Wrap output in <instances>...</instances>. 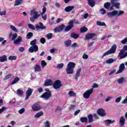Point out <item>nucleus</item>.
<instances>
[{
  "label": "nucleus",
  "instance_id": "obj_1",
  "mask_svg": "<svg viewBox=\"0 0 127 127\" xmlns=\"http://www.w3.org/2000/svg\"><path fill=\"white\" fill-rule=\"evenodd\" d=\"M36 42H37V40L35 39L30 43V45L32 46L29 49L30 53H33V52H37L38 51V46L36 45Z\"/></svg>",
  "mask_w": 127,
  "mask_h": 127
},
{
  "label": "nucleus",
  "instance_id": "obj_2",
  "mask_svg": "<svg viewBox=\"0 0 127 127\" xmlns=\"http://www.w3.org/2000/svg\"><path fill=\"white\" fill-rule=\"evenodd\" d=\"M75 66H76L75 63L71 62H69L66 69L67 74L68 75L73 74V73H74V68H75Z\"/></svg>",
  "mask_w": 127,
  "mask_h": 127
},
{
  "label": "nucleus",
  "instance_id": "obj_3",
  "mask_svg": "<svg viewBox=\"0 0 127 127\" xmlns=\"http://www.w3.org/2000/svg\"><path fill=\"white\" fill-rule=\"evenodd\" d=\"M125 13L124 11H118L116 10H113L112 12H109L107 13V16L108 17H113V16H120V15H123Z\"/></svg>",
  "mask_w": 127,
  "mask_h": 127
},
{
  "label": "nucleus",
  "instance_id": "obj_4",
  "mask_svg": "<svg viewBox=\"0 0 127 127\" xmlns=\"http://www.w3.org/2000/svg\"><path fill=\"white\" fill-rule=\"evenodd\" d=\"M116 51H117V45L114 44L109 50L103 54L102 57H105L110 54H114V53H116Z\"/></svg>",
  "mask_w": 127,
  "mask_h": 127
},
{
  "label": "nucleus",
  "instance_id": "obj_5",
  "mask_svg": "<svg viewBox=\"0 0 127 127\" xmlns=\"http://www.w3.org/2000/svg\"><path fill=\"white\" fill-rule=\"evenodd\" d=\"M32 14H33V16L30 17V20L31 22H34V21H35V19H38V17L40 16V14H38V12L37 11L32 10L31 11V15H32Z\"/></svg>",
  "mask_w": 127,
  "mask_h": 127
},
{
  "label": "nucleus",
  "instance_id": "obj_6",
  "mask_svg": "<svg viewBox=\"0 0 127 127\" xmlns=\"http://www.w3.org/2000/svg\"><path fill=\"white\" fill-rule=\"evenodd\" d=\"M73 27H74V21L71 20L68 22V25L65 27L64 31H65V32H68L70 31Z\"/></svg>",
  "mask_w": 127,
  "mask_h": 127
},
{
  "label": "nucleus",
  "instance_id": "obj_7",
  "mask_svg": "<svg viewBox=\"0 0 127 127\" xmlns=\"http://www.w3.org/2000/svg\"><path fill=\"white\" fill-rule=\"evenodd\" d=\"M53 86L54 87V89L57 90L58 89H60V87H62V86H63V84L61 83V81H60V80L58 79L55 81Z\"/></svg>",
  "mask_w": 127,
  "mask_h": 127
},
{
  "label": "nucleus",
  "instance_id": "obj_8",
  "mask_svg": "<svg viewBox=\"0 0 127 127\" xmlns=\"http://www.w3.org/2000/svg\"><path fill=\"white\" fill-rule=\"evenodd\" d=\"M93 92H94V89H93V88H91L84 92L83 93V97L84 98V99H89V98H90V97L91 96V95H92V94L93 93Z\"/></svg>",
  "mask_w": 127,
  "mask_h": 127
},
{
  "label": "nucleus",
  "instance_id": "obj_9",
  "mask_svg": "<svg viewBox=\"0 0 127 127\" xmlns=\"http://www.w3.org/2000/svg\"><path fill=\"white\" fill-rule=\"evenodd\" d=\"M52 96V93L51 92H44L40 97L47 100L50 99Z\"/></svg>",
  "mask_w": 127,
  "mask_h": 127
},
{
  "label": "nucleus",
  "instance_id": "obj_10",
  "mask_svg": "<svg viewBox=\"0 0 127 127\" xmlns=\"http://www.w3.org/2000/svg\"><path fill=\"white\" fill-rule=\"evenodd\" d=\"M33 91H34V89L31 88L30 87H29L27 89V90L26 92V97L25 98V100H28V98L31 95H32V93H33Z\"/></svg>",
  "mask_w": 127,
  "mask_h": 127
},
{
  "label": "nucleus",
  "instance_id": "obj_11",
  "mask_svg": "<svg viewBox=\"0 0 127 127\" xmlns=\"http://www.w3.org/2000/svg\"><path fill=\"white\" fill-rule=\"evenodd\" d=\"M64 28H65V25L62 24L59 27H56L54 29V32L57 33V32H61Z\"/></svg>",
  "mask_w": 127,
  "mask_h": 127
},
{
  "label": "nucleus",
  "instance_id": "obj_12",
  "mask_svg": "<svg viewBox=\"0 0 127 127\" xmlns=\"http://www.w3.org/2000/svg\"><path fill=\"white\" fill-rule=\"evenodd\" d=\"M32 109L34 112H37L40 110H41V107L38 104V103H35L32 106Z\"/></svg>",
  "mask_w": 127,
  "mask_h": 127
},
{
  "label": "nucleus",
  "instance_id": "obj_13",
  "mask_svg": "<svg viewBox=\"0 0 127 127\" xmlns=\"http://www.w3.org/2000/svg\"><path fill=\"white\" fill-rule=\"evenodd\" d=\"M119 0H111V3L113 6L116 7V8H120V2H117Z\"/></svg>",
  "mask_w": 127,
  "mask_h": 127
},
{
  "label": "nucleus",
  "instance_id": "obj_14",
  "mask_svg": "<svg viewBox=\"0 0 127 127\" xmlns=\"http://www.w3.org/2000/svg\"><path fill=\"white\" fill-rule=\"evenodd\" d=\"M39 24L40 26L38 24H36L35 25L36 29H37V30H38V29L43 30L46 29V26H45L42 22H40Z\"/></svg>",
  "mask_w": 127,
  "mask_h": 127
},
{
  "label": "nucleus",
  "instance_id": "obj_15",
  "mask_svg": "<svg viewBox=\"0 0 127 127\" xmlns=\"http://www.w3.org/2000/svg\"><path fill=\"white\" fill-rule=\"evenodd\" d=\"M96 35V33H88L85 35V38L86 40H90L92 38H94Z\"/></svg>",
  "mask_w": 127,
  "mask_h": 127
},
{
  "label": "nucleus",
  "instance_id": "obj_16",
  "mask_svg": "<svg viewBox=\"0 0 127 127\" xmlns=\"http://www.w3.org/2000/svg\"><path fill=\"white\" fill-rule=\"evenodd\" d=\"M97 114L100 117H105L106 116V113H105V110L102 108L99 109L97 110Z\"/></svg>",
  "mask_w": 127,
  "mask_h": 127
},
{
  "label": "nucleus",
  "instance_id": "obj_17",
  "mask_svg": "<svg viewBox=\"0 0 127 127\" xmlns=\"http://www.w3.org/2000/svg\"><path fill=\"white\" fill-rule=\"evenodd\" d=\"M126 67L125 66V64H122L119 66V69L117 71L116 74H120L122 73L123 71L125 70Z\"/></svg>",
  "mask_w": 127,
  "mask_h": 127
},
{
  "label": "nucleus",
  "instance_id": "obj_18",
  "mask_svg": "<svg viewBox=\"0 0 127 127\" xmlns=\"http://www.w3.org/2000/svg\"><path fill=\"white\" fill-rule=\"evenodd\" d=\"M21 41H22V38H21V36H19L16 40L14 41L13 43L15 45H19V44H20Z\"/></svg>",
  "mask_w": 127,
  "mask_h": 127
},
{
  "label": "nucleus",
  "instance_id": "obj_19",
  "mask_svg": "<svg viewBox=\"0 0 127 127\" xmlns=\"http://www.w3.org/2000/svg\"><path fill=\"white\" fill-rule=\"evenodd\" d=\"M87 1L89 6H91V7H94L96 4L95 0H88Z\"/></svg>",
  "mask_w": 127,
  "mask_h": 127
},
{
  "label": "nucleus",
  "instance_id": "obj_20",
  "mask_svg": "<svg viewBox=\"0 0 127 127\" xmlns=\"http://www.w3.org/2000/svg\"><path fill=\"white\" fill-rule=\"evenodd\" d=\"M74 6H68L64 8L65 12H70L74 9Z\"/></svg>",
  "mask_w": 127,
  "mask_h": 127
},
{
  "label": "nucleus",
  "instance_id": "obj_21",
  "mask_svg": "<svg viewBox=\"0 0 127 127\" xmlns=\"http://www.w3.org/2000/svg\"><path fill=\"white\" fill-rule=\"evenodd\" d=\"M79 36L80 35L79 34H76L74 32H72L70 34V37H71V38H73L74 39H77V38H79Z\"/></svg>",
  "mask_w": 127,
  "mask_h": 127
},
{
  "label": "nucleus",
  "instance_id": "obj_22",
  "mask_svg": "<svg viewBox=\"0 0 127 127\" xmlns=\"http://www.w3.org/2000/svg\"><path fill=\"white\" fill-rule=\"evenodd\" d=\"M82 70V68H79L76 71V72L75 73V80H78V77L79 76H80V73H81V71Z\"/></svg>",
  "mask_w": 127,
  "mask_h": 127
},
{
  "label": "nucleus",
  "instance_id": "obj_23",
  "mask_svg": "<svg viewBox=\"0 0 127 127\" xmlns=\"http://www.w3.org/2000/svg\"><path fill=\"white\" fill-rule=\"evenodd\" d=\"M7 61V57L6 55H3V56L0 57V62L3 63Z\"/></svg>",
  "mask_w": 127,
  "mask_h": 127
},
{
  "label": "nucleus",
  "instance_id": "obj_24",
  "mask_svg": "<svg viewBox=\"0 0 127 127\" xmlns=\"http://www.w3.org/2000/svg\"><path fill=\"white\" fill-rule=\"evenodd\" d=\"M44 85L46 87H47L48 86H51L52 85V81L51 79L46 80L45 81Z\"/></svg>",
  "mask_w": 127,
  "mask_h": 127
},
{
  "label": "nucleus",
  "instance_id": "obj_25",
  "mask_svg": "<svg viewBox=\"0 0 127 127\" xmlns=\"http://www.w3.org/2000/svg\"><path fill=\"white\" fill-rule=\"evenodd\" d=\"M35 72H40L41 71V67L38 64H36L34 67Z\"/></svg>",
  "mask_w": 127,
  "mask_h": 127
},
{
  "label": "nucleus",
  "instance_id": "obj_26",
  "mask_svg": "<svg viewBox=\"0 0 127 127\" xmlns=\"http://www.w3.org/2000/svg\"><path fill=\"white\" fill-rule=\"evenodd\" d=\"M20 79L18 77H16L14 78L13 81L11 82L10 85H14V84H16V83H18Z\"/></svg>",
  "mask_w": 127,
  "mask_h": 127
},
{
  "label": "nucleus",
  "instance_id": "obj_27",
  "mask_svg": "<svg viewBox=\"0 0 127 127\" xmlns=\"http://www.w3.org/2000/svg\"><path fill=\"white\" fill-rule=\"evenodd\" d=\"M71 43H72V41L70 40H67L64 41V44L66 47H69V46H70Z\"/></svg>",
  "mask_w": 127,
  "mask_h": 127
},
{
  "label": "nucleus",
  "instance_id": "obj_28",
  "mask_svg": "<svg viewBox=\"0 0 127 127\" xmlns=\"http://www.w3.org/2000/svg\"><path fill=\"white\" fill-rule=\"evenodd\" d=\"M87 117L88 119V123H89V124L94 122V120H93V115L92 114L88 115Z\"/></svg>",
  "mask_w": 127,
  "mask_h": 127
},
{
  "label": "nucleus",
  "instance_id": "obj_29",
  "mask_svg": "<svg viewBox=\"0 0 127 127\" xmlns=\"http://www.w3.org/2000/svg\"><path fill=\"white\" fill-rule=\"evenodd\" d=\"M125 81H126V78H125V77H122L121 78L118 79V84L121 85V84H123V83H125Z\"/></svg>",
  "mask_w": 127,
  "mask_h": 127
},
{
  "label": "nucleus",
  "instance_id": "obj_30",
  "mask_svg": "<svg viewBox=\"0 0 127 127\" xmlns=\"http://www.w3.org/2000/svg\"><path fill=\"white\" fill-rule=\"evenodd\" d=\"M120 123L121 126H124L125 124L126 123V119L124 118V116L121 117L120 119Z\"/></svg>",
  "mask_w": 127,
  "mask_h": 127
},
{
  "label": "nucleus",
  "instance_id": "obj_31",
  "mask_svg": "<svg viewBox=\"0 0 127 127\" xmlns=\"http://www.w3.org/2000/svg\"><path fill=\"white\" fill-rule=\"evenodd\" d=\"M111 3L109 2H105L104 3V7L106 9H110V7L111 6Z\"/></svg>",
  "mask_w": 127,
  "mask_h": 127
},
{
  "label": "nucleus",
  "instance_id": "obj_32",
  "mask_svg": "<svg viewBox=\"0 0 127 127\" xmlns=\"http://www.w3.org/2000/svg\"><path fill=\"white\" fill-rule=\"evenodd\" d=\"M80 121L81 123H88V118H87V117H81Z\"/></svg>",
  "mask_w": 127,
  "mask_h": 127
},
{
  "label": "nucleus",
  "instance_id": "obj_33",
  "mask_svg": "<svg viewBox=\"0 0 127 127\" xmlns=\"http://www.w3.org/2000/svg\"><path fill=\"white\" fill-rule=\"evenodd\" d=\"M33 36V33L30 32L27 33L26 36L27 39H30Z\"/></svg>",
  "mask_w": 127,
  "mask_h": 127
},
{
  "label": "nucleus",
  "instance_id": "obj_34",
  "mask_svg": "<svg viewBox=\"0 0 127 127\" xmlns=\"http://www.w3.org/2000/svg\"><path fill=\"white\" fill-rule=\"evenodd\" d=\"M22 3V0H16L14 5V6H16V5H19V4H21Z\"/></svg>",
  "mask_w": 127,
  "mask_h": 127
},
{
  "label": "nucleus",
  "instance_id": "obj_35",
  "mask_svg": "<svg viewBox=\"0 0 127 127\" xmlns=\"http://www.w3.org/2000/svg\"><path fill=\"white\" fill-rule=\"evenodd\" d=\"M97 25L99 26H106V23L105 22H102L101 21H97L96 22Z\"/></svg>",
  "mask_w": 127,
  "mask_h": 127
},
{
  "label": "nucleus",
  "instance_id": "obj_36",
  "mask_svg": "<svg viewBox=\"0 0 127 127\" xmlns=\"http://www.w3.org/2000/svg\"><path fill=\"white\" fill-rule=\"evenodd\" d=\"M68 95L69 97H76V93H75V92H74L73 91H69L68 92Z\"/></svg>",
  "mask_w": 127,
  "mask_h": 127
},
{
  "label": "nucleus",
  "instance_id": "obj_37",
  "mask_svg": "<svg viewBox=\"0 0 127 127\" xmlns=\"http://www.w3.org/2000/svg\"><path fill=\"white\" fill-rule=\"evenodd\" d=\"M88 28L85 26L82 27V28H80V32L81 33H84V32H86L87 31Z\"/></svg>",
  "mask_w": 127,
  "mask_h": 127
},
{
  "label": "nucleus",
  "instance_id": "obj_38",
  "mask_svg": "<svg viewBox=\"0 0 127 127\" xmlns=\"http://www.w3.org/2000/svg\"><path fill=\"white\" fill-rule=\"evenodd\" d=\"M42 116H43V112L41 111V112H38V113H37L35 115V118H39V117H41Z\"/></svg>",
  "mask_w": 127,
  "mask_h": 127
},
{
  "label": "nucleus",
  "instance_id": "obj_39",
  "mask_svg": "<svg viewBox=\"0 0 127 127\" xmlns=\"http://www.w3.org/2000/svg\"><path fill=\"white\" fill-rule=\"evenodd\" d=\"M105 122L108 125H112V124L115 123L116 121L115 120H107Z\"/></svg>",
  "mask_w": 127,
  "mask_h": 127
},
{
  "label": "nucleus",
  "instance_id": "obj_40",
  "mask_svg": "<svg viewBox=\"0 0 127 127\" xmlns=\"http://www.w3.org/2000/svg\"><path fill=\"white\" fill-rule=\"evenodd\" d=\"M17 58V57L15 56H10L8 57V60H11V61L16 60Z\"/></svg>",
  "mask_w": 127,
  "mask_h": 127
},
{
  "label": "nucleus",
  "instance_id": "obj_41",
  "mask_svg": "<svg viewBox=\"0 0 127 127\" xmlns=\"http://www.w3.org/2000/svg\"><path fill=\"white\" fill-rule=\"evenodd\" d=\"M114 62H115V60L113 59H109L106 61L107 64H111L114 63Z\"/></svg>",
  "mask_w": 127,
  "mask_h": 127
},
{
  "label": "nucleus",
  "instance_id": "obj_42",
  "mask_svg": "<svg viewBox=\"0 0 127 127\" xmlns=\"http://www.w3.org/2000/svg\"><path fill=\"white\" fill-rule=\"evenodd\" d=\"M47 63L45 62V61L43 60L41 62V66H42V68H44V67H45V66H47Z\"/></svg>",
  "mask_w": 127,
  "mask_h": 127
},
{
  "label": "nucleus",
  "instance_id": "obj_43",
  "mask_svg": "<svg viewBox=\"0 0 127 127\" xmlns=\"http://www.w3.org/2000/svg\"><path fill=\"white\" fill-rule=\"evenodd\" d=\"M17 94L18 95H23V94H24V92H23V90L18 89L17 90Z\"/></svg>",
  "mask_w": 127,
  "mask_h": 127
},
{
  "label": "nucleus",
  "instance_id": "obj_44",
  "mask_svg": "<svg viewBox=\"0 0 127 127\" xmlns=\"http://www.w3.org/2000/svg\"><path fill=\"white\" fill-rule=\"evenodd\" d=\"M10 28L13 30V31H14V32H18L17 29H16V28H15L13 25H11Z\"/></svg>",
  "mask_w": 127,
  "mask_h": 127
},
{
  "label": "nucleus",
  "instance_id": "obj_45",
  "mask_svg": "<svg viewBox=\"0 0 127 127\" xmlns=\"http://www.w3.org/2000/svg\"><path fill=\"white\" fill-rule=\"evenodd\" d=\"M5 110H7V108L5 107H3L2 108L0 109V115L2 114V113H3Z\"/></svg>",
  "mask_w": 127,
  "mask_h": 127
},
{
  "label": "nucleus",
  "instance_id": "obj_46",
  "mask_svg": "<svg viewBox=\"0 0 127 127\" xmlns=\"http://www.w3.org/2000/svg\"><path fill=\"white\" fill-rule=\"evenodd\" d=\"M53 36V34L51 33H49V34H47V35H46L48 39H51V38H52Z\"/></svg>",
  "mask_w": 127,
  "mask_h": 127
},
{
  "label": "nucleus",
  "instance_id": "obj_47",
  "mask_svg": "<svg viewBox=\"0 0 127 127\" xmlns=\"http://www.w3.org/2000/svg\"><path fill=\"white\" fill-rule=\"evenodd\" d=\"M64 66V64L62 63V64H58L57 67L59 69H62V68H63V67Z\"/></svg>",
  "mask_w": 127,
  "mask_h": 127
},
{
  "label": "nucleus",
  "instance_id": "obj_48",
  "mask_svg": "<svg viewBox=\"0 0 127 127\" xmlns=\"http://www.w3.org/2000/svg\"><path fill=\"white\" fill-rule=\"evenodd\" d=\"M127 57V52L123 54L120 57V59H124V58H126Z\"/></svg>",
  "mask_w": 127,
  "mask_h": 127
},
{
  "label": "nucleus",
  "instance_id": "obj_49",
  "mask_svg": "<svg viewBox=\"0 0 127 127\" xmlns=\"http://www.w3.org/2000/svg\"><path fill=\"white\" fill-rule=\"evenodd\" d=\"M125 54V51L124 50H121L120 51V52L119 53V55H118V57H121L123 54Z\"/></svg>",
  "mask_w": 127,
  "mask_h": 127
},
{
  "label": "nucleus",
  "instance_id": "obj_50",
  "mask_svg": "<svg viewBox=\"0 0 127 127\" xmlns=\"http://www.w3.org/2000/svg\"><path fill=\"white\" fill-rule=\"evenodd\" d=\"M24 112H25V109L24 108H22L18 111V113L20 115H22V114H23Z\"/></svg>",
  "mask_w": 127,
  "mask_h": 127
},
{
  "label": "nucleus",
  "instance_id": "obj_51",
  "mask_svg": "<svg viewBox=\"0 0 127 127\" xmlns=\"http://www.w3.org/2000/svg\"><path fill=\"white\" fill-rule=\"evenodd\" d=\"M28 26H29V28H30V29H32L33 30H35V27H34V26H33V25H32L31 24H29Z\"/></svg>",
  "mask_w": 127,
  "mask_h": 127
},
{
  "label": "nucleus",
  "instance_id": "obj_52",
  "mask_svg": "<svg viewBox=\"0 0 127 127\" xmlns=\"http://www.w3.org/2000/svg\"><path fill=\"white\" fill-rule=\"evenodd\" d=\"M40 42L42 44H44L46 42V40L44 38H42L40 39Z\"/></svg>",
  "mask_w": 127,
  "mask_h": 127
},
{
  "label": "nucleus",
  "instance_id": "obj_53",
  "mask_svg": "<svg viewBox=\"0 0 127 127\" xmlns=\"http://www.w3.org/2000/svg\"><path fill=\"white\" fill-rule=\"evenodd\" d=\"M100 11L101 14H105V13L107 12V11H106V9H105L104 8L101 9Z\"/></svg>",
  "mask_w": 127,
  "mask_h": 127
},
{
  "label": "nucleus",
  "instance_id": "obj_54",
  "mask_svg": "<svg viewBox=\"0 0 127 127\" xmlns=\"http://www.w3.org/2000/svg\"><path fill=\"white\" fill-rule=\"evenodd\" d=\"M43 10H42V12L41 13V14H44V13H45V12H46V7H45V6L43 5Z\"/></svg>",
  "mask_w": 127,
  "mask_h": 127
},
{
  "label": "nucleus",
  "instance_id": "obj_55",
  "mask_svg": "<svg viewBox=\"0 0 127 127\" xmlns=\"http://www.w3.org/2000/svg\"><path fill=\"white\" fill-rule=\"evenodd\" d=\"M17 38V34H16V33H14L12 35V40H14V39H15Z\"/></svg>",
  "mask_w": 127,
  "mask_h": 127
},
{
  "label": "nucleus",
  "instance_id": "obj_56",
  "mask_svg": "<svg viewBox=\"0 0 127 127\" xmlns=\"http://www.w3.org/2000/svg\"><path fill=\"white\" fill-rule=\"evenodd\" d=\"M122 96H119L116 99V103H120L122 100Z\"/></svg>",
  "mask_w": 127,
  "mask_h": 127
},
{
  "label": "nucleus",
  "instance_id": "obj_57",
  "mask_svg": "<svg viewBox=\"0 0 127 127\" xmlns=\"http://www.w3.org/2000/svg\"><path fill=\"white\" fill-rule=\"evenodd\" d=\"M42 18L44 19V20H46V19H47V14L44 15L42 14Z\"/></svg>",
  "mask_w": 127,
  "mask_h": 127
},
{
  "label": "nucleus",
  "instance_id": "obj_58",
  "mask_svg": "<svg viewBox=\"0 0 127 127\" xmlns=\"http://www.w3.org/2000/svg\"><path fill=\"white\" fill-rule=\"evenodd\" d=\"M45 127H50V123L48 121H46L45 123Z\"/></svg>",
  "mask_w": 127,
  "mask_h": 127
},
{
  "label": "nucleus",
  "instance_id": "obj_59",
  "mask_svg": "<svg viewBox=\"0 0 127 127\" xmlns=\"http://www.w3.org/2000/svg\"><path fill=\"white\" fill-rule=\"evenodd\" d=\"M71 46L73 48H75V47H79V46H78V44L76 43H73L72 45H71Z\"/></svg>",
  "mask_w": 127,
  "mask_h": 127
},
{
  "label": "nucleus",
  "instance_id": "obj_60",
  "mask_svg": "<svg viewBox=\"0 0 127 127\" xmlns=\"http://www.w3.org/2000/svg\"><path fill=\"white\" fill-rule=\"evenodd\" d=\"M121 42L122 43V44H126V43L127 42V37L121 41Z\"/></svg>",
  "mask_w": 127,
  "mask_h": 127
},
{
  "label": "nucleus",
  "instance_id": "obj_61",
  "mask_svg": "<svg viewBox=\"0 0 127 127\" xmlns=\"http://www.w3.org/2000/svg\"><path fill=\"white\" fill-rule=\"evenodd\" d=\"M82 58L83 59H87L88 58H89V56H88V55H86V54H84L82 56Z\"/></svg>",
  "mask_w": 127,
  "mask_h": 127
},
{
  "label": "nucleus",
  "instance_id": "obj_62",
  "mask_svg": "<svg viewBox=\"0 0 127 127\" xmlns=\"http://www.w3.org/2000/svg\"><path fill=\"white\" fill-rule=\"evenodd\" d=\"M6 14V11L4 10L1 12L0 11V15H5Z\"/></svg>",
  "mask_w": 127,
  "mask_h": 127
},
{
  "label": "nucleus",
  "instance_id": "obj_63",
  "mask_svg": "<svg viewBox=\"0 0 127 127\" xmlns=\"http://www.w3.org/2000/svg\"><path fill=\"white\" fill-rule=\"evenodd\" d=\"M19 51L20 52H24V47H21L19 48Z\"/></svg>",
  "mask_w": 127,
  "mask_h": 127
},
{
  "label": "nucleus",
  "instance_id": "obj_64",
  "mask_svg": "<svg viewBox=\"0 0 127 127\" xmlns=\"http://www.w3.org/2000/svg\"><path fill=\"white\" fill-rule=\"evenodd\" d=\"M10 77H11V74H8L6 76L4 77V79L5 80H7L8 79H9V78H10Z\"/></svg>",
  "mask_w": 127,
  "mask_h": 127
}]
</instances>
